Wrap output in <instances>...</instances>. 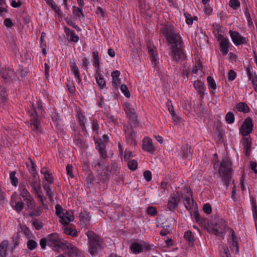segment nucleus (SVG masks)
<instances>
[{
    "instance_id": "63",
    "label": "nucleus",
    "mask_w": 257,
    "mask_h": 257,
    "mask_svg": "<svg viewBox=\"0 0 257 257\" xmlns=\"http://www.w3.org/2000/svg\"><path fill=\"white\" fill-rule=\"evenodd\" d=\"M143 175L146 181H150L152 180V173L150 171H145L144 172Z\"/></svg>"
},
{
    "instance_id": "52",
    "label": "nucleus",
    "mask_w": 257,
    "mask_h": 257,
    "mask_svg": "<svg viewBox=\"0 0 257 257\" xmlns=\"http://www.w3.org/2000/svg\"><path fill=\"white\" fill-rule=\"evenodd\" d=\"M20 195L23 197L24 201H26L27 199L29 198V197H31L30 193L25 188H23L21 191Z\"/></svg>"
},
{
    "instance_id": "40",
    "label": "nucleus",
    "mask_w": 257,
    "mask_h": 257,
    "mask_svg": "<svg viewBox=\"0 0 257 257\" xmlns=\"http://www.w3.org/2000/svg\"><path fill=\"white\" fill-rule=\"evenodd\" d=\"M25 201L26 202L27 205L29 209L31 210H33L34 209L35 206V203L34 199L32 196L29 197V198L27 199L26 201Z\"/></svg>"
},
{
    "instance_id": "6",
    "label": "nucleus",
    "mask_w": 257,
    "mask_h": 257,
    "mask_svg": "<svg viewBox=\"0 0 257 257\" xmlns=\"http://www.w3.org/2000/svg\"><path fill=\"white\" fill-rule=\"evenodd\" d=\"M253 127L252 119L249 117H247L239 128L240 133L243 137H246L252 132Z\"/></svg>"
},
{
    "instance_id": "54",
    "label": "nucleus",
    "mask_w": 257,
    "mask_h": 257,
    "mask_svg": "<svg viewBox=\"0 0 257 257\" xmlns=\"http://www.w3.org/2000/svg\"><path fill=\"white\" fill-rule=\"evenodd\" d=\"M163 229L161 230L160 234L161 236H165L170 233L169 225H163Z\"/></svg>"
},
{
    "instance_id": "61",
    "label": "nucleus",
    "mask_w": 257,
    "mask_h": 257,
    "mask_svg": "<svg viewBox=\"0 0 257 257\" xmlns=\"http://www.w3.org/2000/svg\"><path fill=\"white\" fill-rule=\"evenodd\" d=\"M56 214L59 217L60 216L64 215V213L63 212V208L60 204H57L55 206Z\"/></svg>"
},
{
    "instance_id": "60",
    "label": "nucleus",
    "mask_w": 257,
    "mask_h": 257,
    "mask_svg": "<svg viewBox=\"0 0 257 257\" xmlns=\"http://www.w3.org/2000/svg\"><path fill=\"white\" fill-rule=\"evenodd\" d=\"M243 147L244 148L251 147V142L250 137L247 138H243Z\"/></svg>"
},
{
    "instance_id": "50",
    "label": "nucleus",
    "mask_w": 257,
    "mask_h": 257,
    "mask_svg": "<svg viewBox=\"0 0 257 257\" xmlns=\"http://www.w3.org/2000/svg\"><path fill=\"white\" fill-rule=\"evenodd\" d=\"M42 212V209L41 206L35 208L34 210L31 211L29 213V215L31 217L40 216Z\"/></svg>"
},
{
    "instance_id": "41",
    "label": "nucleus",
    "mask_w": 257,
    "mask_h": 257,
    "mask_svg": "<svg viewBox=\"0 0 257 257\" xmlns=\"http://www.w3.org/2000/svg\"><path fill=\"white\" fill-rule=\"evenodd\" d=\"M252 211L255 223L257 221V205L255 201H252Z\"/></svg>"
},
{
    "instance_id": "38",
    "label": "nucleus",
    "mask_w": 257,
    "mask_h": 257,
    "mask_svg": "<svg viewBox=\"0 0 257 257\" xmlns=\"http://www.w3.org/2000/svg\"><path fill=\"white\" fill-rule=\"evenodd\" d=\"M16 172L13 171L10 174V178L11 179V183L14 186H17L18 184V178L16 177Z\"/></svg>"
},
{
    "instance_id": "1",
    "label": "nucleus",
    "mask_w": 257,
    "mask_h": 257,
    "mask_svg": "<svg viewBox=\"0 0 257 257\" xmlns=\"http://www.w3.org/2000/svg\"><path fill=\"white\" fill-rule=\"evenodd\" d=\"M167 42L172 44L171 57L176 62L186 60V55L183 50V42L179 34L175 32L174 27L170 24L165 25L160 30Z\"/></svg>"
},
{
    "instance_id": "58",
    "label": "nucleus",
    "mask_w": 257,
    "mask_h": 257,
    "mask_svg": "<svg viewBox=\"0 0 257 257\" xmlns=\"http://www.w3.org/2000/svg\"><path fill=\"white\" fill-rule=\"evenodd\" d=\"M33 225L37 230H40L43 228V224L41 222H39V220L37 219H36L33 222Z\"/></svg>"
},
{
    "instance_id": "8",
    "label": "nucleus",
    "mask_w": 257,
    "mask_h": 257,
    "mask_svg": "<svg viewBox=\"0 0 257 257\" xmlns=\"http://www.w3.org/2000/svg\"><path fill=\"white\" fill-rule=\"evenodd\" d=\"M229 33L234 44L236 46H239L242 44L247 43V39L241 36L239 33L236 31L229 30Z\"/></svg>"
},
{
    "instance_id": "5",
    "label": "nucleus",
    "mask_w": 257,
    "mask_h": 257,
    "mask_svg": "<svg viewBox=\"0 0 257 257\" xmlns=\"http://www.w3.org/2000/svg\"><path fill=\"white\" fill-rule=\"evenodd\" d=\"M32 106L33 107L32 110L29 112L31 116V127L33 131L40 132V119L37 114L36 109L34 107L33 103L32 104Z\"/></svg>"
},
{
    "instance_id": "16",
    "label": "nucleus",
    "mask_w": 257,
    "mask_h": 257,
    "mask_svg": "<svg viewBox=\"0 0 257 257\" xmlns=\"http://www.w3.org/2000/svg\"><path fill=\"white\" fill-rule=\"evenodd\" d=\"M181 152L182 158L186 159L191 156L193 150L191 146L187 144L182 146Z\"/></svg>"
},
{
    "instance_id": "22",
    "label": "nucleus",
    "mask_w": 257,
    "mask_h": 257,
    "mask_svg": "<svg viewBox=\"0 0 257 257\" xmlns=\"http://www.w3.org/2000/svg\"><path fill=\"white\" fill-rule=\"evenodd\" d=\"M236 108L239 111L243 113H247L250 111V108L247 104L245 102H239L236 104Z\"/></svg>"
},
{
    "instance_id": "33",
    "label": "nucleus",
    "mask_w": 257,
    "mask_h": 257,
    "mask_svg": "<svg viewBox=\"0 0 257 257\" xmlns=\"http://www.w3.org/2000/svg\"><path fill=\"white\" fill-rule=\"evenodd\" d=\"M43 188L46 191V195L48 196L50 200H52L53 197V192L52 191L50 186L47 183L44 184Z\"/></svg>"
},
{
    "instance_id": "20",
    "label": "nucleus",
    "mask_w": 257,
    "mask_h": 257,
    "mask_svg": "<svg viewBox=\"0 0 257 257\" xmlns=\"http://www.w3.org/2000/svg\"><path fill=\"white\" fill-rule=\"evenodd\" d=\"M184 238L188 241L190 246H192L195 241L194 236L190 230L185 231L184 234Z\"/></svg>"
},
{
    "instance_id": "35",
    "label": "nucleus",
    "mask_w": 257,
    "mask_h": 257,
    "mask_svg": "<svg viewBox=\"0 0 257 257\" xmlns=\"http://www.w3.org/2000/svg\"><path fill=\"white\" fill-rule=\"evenodd\" d=\"M207 81L209 88H210L213 90L216 89V84L212 77L208 76L207 77Z\"/></svg>"
},
{
    "instance_id": "12",
    "label": "nucleus",
    "mask_w": 257,
    "mask_h": 257,
    "mask_svg": "<svg viewBox=\"0 0 257 257\" xmlns=\"http://www.w3.org/2000/svg\"><path fill=\"white\" fill-rule=\"evenodd\" d=\"M63 248H66L68 251L65 252L69 257H76L79 255L78 249L70 243L65 241L64 242V247Z\"/></svg>"
},
{
    "instance_id": "2",
    "label": "nucleus",
    "mask_w": 257,
    "mask_h": 257,
    "mask_svg": "<svg viewBox=\"0 0 257 257\" xmlns=\"http://www.w3.org/2000/svg\"><path fill=\"white\" fill-rule=\"evenodd\" d=\"M231 162L227 157L222 159L218 169L219 177L223 185L228 186L232 179Z\"/></svg>"
},
{
    "instance_id": "53",
    "label": "nucleus",
    "mask_w": 257,
    "mask_h": 257,
    "mask_svg": "<svg viewBox=\"0 0 257 257\" xmlns=\"http://www.w3.org/2000/svg\"><path fill=\"white\" fill-rule=\"evenodd\" d=\"M51 8L55 12L56 14H57L59 17H62V12L55 3L54 4H52Z\"/></svg>"
},
{
    "instance_id": "48",
    "label": "nucleus",
    "mask_w": 257,
    "mask_h": 257,
    "mask_svg": "<svg viewBox=\"0 0 257 257\" xmlns=\"http://www.w3.org/2000/svg\"><path fill=\"white\" fill-rule=\"evenodd\" d=\"M225 120L229 124L232 123L234 121V116L232 112H228L225 116Z\"/></svg>"
},
{
    "instance_id": "43",
    "label": "nucleus",
    "mask_w": 257,
    "mask_h": 257,
    "mask_svg": "<svg viewBox=\"0 0 257 257\" xmlns=\"http://www.w3.org/2000/svg\"><path fill=\"white\" fill-rule=\"evenodd\" d=\"M147 213L152 216H156L158 213L157 208L153 206H150L147 208Z\"/></svg>"
},
{
    "instance_id": "21",
    "label": "nucleus",
    "mask_w": 257,
    "mask_h": 257,
    "mask_svg": "<svg viewBox=\"0 0 257 257\" xmlns=\"http://www.w3.org/2000/svg\"><path fill=\"white\" fill-rule=\"evenodd\" d=\"M70 66L71 71H72L73 72L74 75L78 79V83H80L81 81V79L80 78L79 70L76 63L75 62H71Z\"/></svg>"
},
{
    "instance_id": "46",
    "label": "nucleus",
    "mask_w": 257,
    "mask_h": 257,
    "mask_svg": "<svg viewBox=\"0 0 257 257\" xmlns=\"http://www.w3.org/2000/svg\"><path fill=\"white\" fill-rule=\"evenodd\" d=\"M120 90L122 93L124 94V95L127 97L129 98L131 96L130 92L128 89L127 86L125 84H122L120 86Z\"/></svg>"
},
{
    "instance_id": "59",
    "label": "nucleus",
    "mask_w": 257,
    "mask_h": 257,
    "mask_svg": "<svg viewBox=\"0 0 257 257\" xmlns=\"http://www.w3.org/2000/svg\"><path fill=\"white\" fill-rule=\"evenodd\" d=\"M172 119L174 122H180L181 120V117H180L174 111V108H172V112L170 113Z\"/></svg>"
},
{
    "instance_id": "13",
    "label": "nucleus",
    "mask_w": 257,
    "mask_h": 257,
    "mask_svg": "<svg viewBox=\"0 0 257 257\" xmlns=\"http://www.w3.org/2000/svg\"><path fill=\"white\" fill-rule=\"evenodd\" d=\"M124 111L127 114L130 120L132 122H137L138 116L135 112V110L133 106L129 103H127L125 105L124 108Z\"/></svg>"
},
{
    "instance_id": "23",
    "label": "nucleus",
    "mask_w": 257,
    "mask_h": 257,
    "mask_svg": "<svg viewBox=\"0 0 257 257\" xmlns=\"http://www.w3.org/2000/svg\"><path fill=\"white\" fill-rule=\"evenodd\" d=\"M8 241L4 240L0 245V257H5L7 254V248L8 246Z\"/></svg>"
},
{
    "instance_id": "64",
    "label": "nucleus",
    "mask_w": 257,
    "mask_h": 257,
    "mask_svg": "<svg viewBox=\"0 0 257 257\" xmlns=\"http://www.w3.org/2000/svg\"><path fill=\"white\" fill-rule=\"evenodd\" d=\"M254 90L257 92V75L254 73L253 77L250 80Z\"/></svg>"
},
{
    "instance_id": "25",
    "label": "nucleus",
    "mask_w": 257,
    "mask_h": 257,
    "mask_svg": "<svg viewBox=\"0 0 257 257\" xmlns=\"http://www.w3.org/2000/svg\"><path fill=\"white\" fill-rule=\"evenodd\" d=\"M7 94L5 88L2 85H0V104L2 103V105H3L7 101Z\"/></svg>"
},
{
    "instance_id": "26",
    "label": "nucleus",
    "mask_w": 257,
    "mask_h": 257,
    "mask_svg": "<svg viewBox=\"0 0 257 257\" xmlns=\"http://www.w3.org/2000/svg\"><path fill=\"white\" fill-rule=\"evenodd\" d=\"M131 249L136 254L139 253L142 251V245L139 243L134 242L132 244Z\"/></svg>"
},
{
    "instance_id": "44",
    "label": "nucleus",
    "mask_w": 257,
    "mask_h": 257,
    "mask_svg": "<svg viewBox=\"0 0 257 257\" xmlns=\"http://www.w3.org/2000/svg\"><path fill=\"white\" fill-rule=\"evenodd\" d=\"M95 143L96 145V149L98 151H99L106 148L105 144L102 142V141L101 139L99 140H95Z\"/></svg>"
},
{
    "instance_id": "39",
    "label": "nucleus",
    "mask_w": 257,
    "mask_h": 257,
    "mask_svg": "<svg viewBox=\"0 0 257 257\" xmlns=\"http://www.w3.org/2000/svg\"><path fill=\"white\" fill-rule=\"evenodd\" d=\"M148 52L150 57H151V61L155 62L156 61V54L157 51L154 49L151 48L150 46H148Z\"/></svg>"
},
{
    "instance_id": "18",
    "label": "nucleus",
    "mask_w": 257,
    "mask_h": 257,
    "mask_svg": "<svg viewBox=\"0 0 257 257\" xmlns=\"http://www.w3.org/2000/svg\"><path fill=\"white\" fill-rule=\"evenodd\" d=\"M120 74V73L118 70L113 71L111 74L112 78V85L115 88H117L120 83V79L119 78Z\"/></svg>"
},
{
    "instance_id": "62",
    "label": "nucleus",
    "mask_w": 257,
    "mask_h": 257,
    "mask_svg": "<svg viewBox=\"0 0 257 257\" xmlns=\"http://www.w3.org/2000/svg\"><path fill=\"white\" fill-rule=\"evenodd\" d=\"M236 76V74L233 70H230L228 73V79L229 81H233Z\"/></svg>"
},
{
    "instance_id": "29",
    "label": "nucleus",
    "mask_w": 257,
    "mask_h": 257,
    "mask_svg": "<svg viewBox=\"0 0 257 257\" xmlns=\"http://www.w3.org/2000/svg\"><path fill=\"white\" fill-rule=\"evenodd\" d=\"M64 232L66 234L71 235L73 237L77 236L78 234L77 231L76 229H73L72 228L68 226L65 227Z\"/></svg>"
},
{
    "instance_id": "17",
    "label": "nucleus",
    "mask_w": 257,
    "mask_h": 257,
    "mask_svg": "<svg viewBox=\"0 0 257 257\" xmlns=\"http://www.w3.org/2000/svg\"><path fill=\"white\" fill-rule=\"evenodd\" d=\"M94 76L98 85L101 89L104 88L106 87V82L100 71H96Z\"/></svg>"
},
{
    "instance_id": "57",
    "label": "nucleus",
    "mask_w": 257,
    "mask_h": 257,
    "mask_svg": "<svg viewBox=\"0 0 257 257\" xmlns=\"http://www.w3.org/2000/svg\"><path fill=\"white\" fill-rule=\"evenodd\" d=\"M203 210L205 213L210 214L212 212V208L209 203H206L203 206Z\"/></svg>"
},
{
    "instance_id": "7",
    "label": "nucleus",
    "mask_w": 257,
    "mask_h": 257,
    "mask_svg": "<svg viewBox=\"0 0 257 257\" xmlns=\"http://www.w3.org/2000/svg\"><path fill=\"white\" fill-rule=\"evenodd\" d=\"M180 200L181 198L178 192L171 195L168 199L167 208L169 210L174 212V210L178 208V203Z\"/></svg>"
},
{
    "instance_id": "32",
    "label": "nucleus",
    "mask_w": 257,
    "mask_h": 257,
    "mask_svg": "<svg viewBox=\"0 0 257 257\" xmlns=\"http://www.w3.org/2000/svg\"><path fill=\"white\" fill-rule=\"evenodd\" d=\"M190 215H191V216L193 215V216L195 219V221L197 223H198L199 224L202 223V220L200 218V214H199V211L198 210V207L197 206L195 207V210L193 213L191 211L190 212Z\"/></svg>"
},
{
    "instance_id": "34",
    "label": "nucleus",
    "mask_w": 257,
    "mask_h": 257,
    "mask_svg": "<svg viewBox=\"0 0 257 257\" xmlns=\"http://www.w3.org/2000/svg\"><path fill=\"white\" fill-rule=\"evenodd\" d=\"M127 166L130 170L132 171H135L137 169L138 167V162L136 160H130L127 161Z\"/></svg>"
},
{
    "instance_id": "45",
    "label": "nucleus",
    "mask_w": 257,
    "mask_h": 257,
    "mask_svg": "<svg viewBox=\"0 0 257 257\" xmlns=\"http://www.w3.org/2000/svg\"><path fill=\"white\" fill-rule=\"evenodd\" d=\"M220 252L221 257H231L229 249L227 247L222 246Z\"/></svg>"
},
{
    "instance_id": "10",
    "label": "nucleus",
    "mask_w": 257,
    "mask_h": 257,
    "mask_svg": "<svg viewBox=\"0 0 257 257\" xmlns=\"http://www.w3.org/2000/svg\"><path fill=\"white\" fill-rule=\"evenodd\" d=\"M217 41L219 42V50L223 55H226L229 51L230 42L227 38H224L221 34H219Z\"/></svg>"
},
{
    "instance_id": "51",
    "label": "nucleus",
    "mask_w": 257,
    "mask_h": 257,
    "mask_svg": "<svg viewBox=\"0 0 257 257\" xmlns=\"http://www.w3.org/2000/svg\"><path fill=\"white\" fill-rule=\"evenodd\" d=\"M24 204L22 201L18 202L16 203V205L13 206V208L18 213H20V212L24 209Z\"/></svg>"
},
{
    "instance_id": "47",
    "label": "nucleus",
    "mask_w": 257,
    "mask_h": 257,
    "mask_svg": "<svg viewBox=\"0 0 257 257\" xmlns=\"http://www.w3.org/2000/svg\"><path fill=\"white\" fill-rule=\"evenodd\" d=\"M27 247L28 249L33 250L37 246V243L33 239H30L27 242Z\"/></svg>"
},
{
    "instance_id": "15",
    "label": "nucleus",
    "mask_w": 257,
    "mask_h": 257,
    "mask_svg": "<svg viewBox=\"0 0 257 257\" xmlns=\"http://www.w3.org/2000/svg\"><path fill=\"white\" fill-rule=\"evenodd\" d=\"M193 85L199 95L200 99L202 100L204 98L206 90L204 83L200 80H197L194 81Z\"/></svg>"
},
{
    "instance_id": "56",
    "label": "nucleus",
    "mask_w": 257,
    "mask_h": 257,
    "mask_svg": "<svg viewBox=\"0 0 257 257\" xmlns=\"http://www.w3.org/2000/svg\"><path fill=\"white\" fill-rule=\"evenodd\" d=\"M100 176L101 180L103 182H106L109 180L108 172L102 170V172L100 173Z\"/></svg>"
},
{
    "instance_id": "55",
    "label": "nucleus",
    "mask_w": 257,
    "mask_h": 257,
    "mask_svg": "<svg viewBox=\"0 0 257 257\" xmlns=\"http://www.w3.org/2000/svg\"><path fill=\"white\" fill-rule=\"evenodd\" d=\"M44 176L45 180L50 184H52L53 183V178L52 176V175L49 173L48 171L46 170L44 173Z\"/></svg>"
},
{
    "instance_id": "11",
    "label": "nucleus",
    "mask_w": 257,
    "mask_h": 257,
    "mask_svg": "<svg viewBox=\"0 0 257 257\" xmlns=\"http://www.w3.org/2000/svg\"><path fill=\"white\" fill-rule=\"evenodd\" d=\"M123 130L125 134V138L130 143H133L136 141V133L134 132L131 123H128L124 124Z\"/></svg>"
},
{
    "instance_id": "3",
    "label": "nucleus",
    "mask_w": 257,
    "mask_h": 257,
    "mask_svg": "<svg viewBox=\"0 0 257 257\" xmlns=\"http://www.w3.org/2000/svg\"><path fill=\"white\" fill-rule=\"evenodd\" d=\"M86 235L88 239L89 252L92 255L97 254L98 248L101 247L100 236L91 230L87 231Z\"/></svg>"
},
{
    "instance_id": "37",
    "label": "nucleus",
    "mask_w": 257,
    "mask_h": 257,
    "mask_svg": "<svg viewBox=\"0 0 257 257\" xmlns=\"http://www.w3.org/2000/svg\"><path fill=\"white\" fill-rule=\"evenodd\" d=\"M31 186L36 193H38L39 192H40V184L39 182L37 181V180H35L34 181H32L31 183Z\"/></svg>"
},
{
    "instance_id": "19",
    "label": "nucleus",
    "mask_w": 257,
    "mask_h": 257,
    "mask_svg": "<svg viewBox=\"0 0 257 257\" xmlns=\"http://www.w3.org/2000/svg\"><path fill=\"white\" fill-rule=\"evenodd\" d=\"M2 77L7 81H9L14 75L13 71L10 69H2L1 70Z\"/></svg>"
},
{
    "instance_id": "24",
    "label": "nucleus",
    "mask_w": 257,
    "mask_h": 257,
    "mask_svg": "<svg viewBox=\"0 0 257 257\" xmlns=\"http://www.w3.org/2000/svg\"><path fill=\"white\" fill-rule=\"evenodd\" d=\"M105 162L106 160L104 159H96L92 162L91 165L93 167H97V171H99L105 164Z\"/></svg>"
},
{
    "instance_id": "36",
    "label": "nucleus",
    "mask_w": 257,
    "mask_h": 257,
    "mask_svg": "<svg viewBox=\"0 0 257 257\" xmlns=\"http://www.w3.org/2000/svg\"><path fill=\"white\" fill-rule=\"evenodd\" d=\"M112 175H119L120 172L116 163L111 164L110 170L109 171Z\"/></svg>"
},
{
    "instance_id": "9",
    "label": "nucleus",
    "mask_w": 257,
    "mask_h": 257,
    "mask_svg": "<svg viewBox=\"0 0 257 257\" xmlns=\"http://www.w3.org/2000/svg\"><path fill=\"white\" fill-rule=\"evenodd\" d=\"M47 238L48 240V245L58 247L61 248L64 247V242L61 241L57 233H53L48 235Z\"/></svg>"
},
{
    "instance_id": "14",
    "label": "nucleus",
    "mask_w": 257,
    "mask_h": 257,
    "mask_svg": "<svg viewBox=\"0 0 257 257\" xmlns=\"http://www.w3.org/2000/svg\"><path fill=\"white\" fill-rule=\"evenodd\" d=\"M142 149L151 154H154L155 149L153 146L152 141L150 138L145 137L143 139Z\"/></svg>"
},
{
    "instance_id": "28",
    "label": "nucleus",
    "mask_w": 257,
    "mask_h": 257,
    "mask_svg": "<svg viewBox=\"0 0 257 257\" xmlns=\"http://www.w3.org/2000/svg\"><path fill=\"white\" fill-rule=\"evenodd\" d=\"M93 57L94 58V66L96 68V71H100V66L99 64L98 52L97 51L93 52Z\"/></svg>"
},
{
    "instance_id": "30",
    "label": "nucleus",
    "mask_w": 257,
    "mask_h": 257,
    "mask_svg": "<svg viewBox=\"0 0 257 257\" xmlns=\"http://www.w3.org/2000/svg\"><path fill=\"white\" fill-rule=\"evenodd\" d=\"M73 13L77 17L80 18L84 17V15L83 13L82 9L81 8L76 7V6L73 7Z\"/></svg>"
},
{
    "instance_id": "42",
    "label": "nucleus",
    "mask_w": 257,
    "mask_h": 257,
    "mask_svg": "<svg viewBox=\"0 0 257 257\" xmlns=\"http://www.w3.org/2000/svg\"><path fill=\"white\" fill-rule=\"evenodd\" d=\"M78 117L79 122V124L81 126L82 131H84V130L86 129L84 122V120L85 119V116L81 112H79L78 113Z\"/></svg>"
},
{
    "instance_id": "4",
    "label": "nucleus",
    "mask_w": 257,
    "mask_h": 257,
    "mask_svg": "<svg viewBox=\"0 0 257 257\" xmlns=\"http://www.w3.org/2000/svg\"><path fill=\"white\" fill-rule=\"evenodd\" d=\"M209 229L217 236H222L226 232V224L222 218L212 220L208 224Z\"/></svg>"
},
{
    "instance_id": "31",
    "label": "nucleus",
    "mask_w": 257,
    "mask_h": 257,
    "mask_svg": "<svg viewBox=\"0 0 257 257\" xmlns=\"http://www.w3.org/2000/svg\"><path fill=\"white\" fill-rule=\"evenodd\" d=\"M62 215L60 216V221L64 225H68L69 222L72 221L74 219V216H67Z\"/></svg>"
},
{
    "instance_id": "27",
    "label": "nucleus",
    "mask_w": 257,
    "mask_h": 257,
    "mask_svg": "<svg viewBox=\"0 0 257 257\" xmlns=\"http://www.w3.org/2000/svg\"><path fill=\"white\" fill-rule=\"evenodd\" d=\"M185 202L184 203V206L185 208L188 210H190L192 209L193 205H194V200L193 198V197L191 199L189 196L186 197L185 199Z\"/></svg>"
},
{
    "instance_id": "49",
    "label": "nucleus",
    "mask_w": 257,
    "mask_h": 257,
    "mask_svg": "<svg viewBox=\"0 0 257 257\" xmlns=\"http://www.w3.org/2000/svg\"><path fill=\"white\" fill-rule=\"evenodd\" d=\"M240 4L238 0H230L229 6L234 10H237L240 7Z\"/></svg>"
}]
</instances>
